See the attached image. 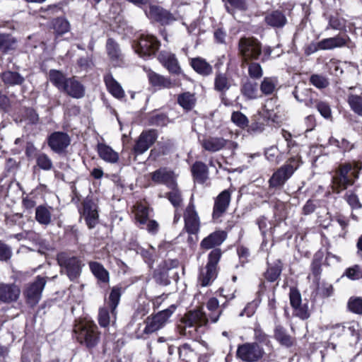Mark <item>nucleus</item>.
<instances>
[{"mask_svg":"<svg viewBox=\"0 0 362 362\" xmlns=\"http://www.w3.org/2000/svg\"><path fill=\"white\" fill-rule=\"evenodd\" d=\"M349 310L356 314H362V298L351 297L348 302Z\"/></svg>","mask_w":362,"mask_h":362,"instance_id":"obj_55","label":"nucleus"},{"mask_svg":"<svg viewBox=\"0 0 362 362\" xmlns=\"http://www.w3.org/2000/svg\"><path fill=\"white\" fill-rule=\"evenodd\" d=\"M1 78L7 86L21 85L24 82V78L18 72L7 71L1 74Z\"/></svg>","mask_w":362,"mask_h":362,"instance_id":"obj_37","label":"nucleus"},{"mask_svg":"<svg viewBox=\"0 0 362 362\" xmlns=\"http://www.w3.org/2000/svg\"><path fill=\"white\" fill-rule=\"evenodd\" d=\"M98 326L90 320H83L76 324L74 332L78 343L90 349L96 346L100 341Z\"/></svg>","mask_w":362,"mask_h":362,"instance_id":"obj_2","label":"nucleus"},{"mask_svg":"<svg viewBox=\"0 0 362 362\" xmlns=\"http://www.w3.org/2000/svg\"><path fill=\"white\" fill-rule=\"evenodd\" d=\"M226 8L230 13H233L234 9L245 11L247 8V0H226Z\"/></svg>","mask_w":362,"mask_h":362,"instance_id":"obj_50","label":"nucleus"},{"mask_svg":"<svg viewBox=\"0 0 362 362\" xmlns=\"http://www.w3.org/2000/svg\"><path fill=\"white\" fill-rule=\"evenodd\" d=\"M194 177L199 182L203 183L207 179V166L202 162H196L192 168Z\"/></svg>","mask_w":362,"mask_h":362,"instance_id":"obj_38","label":"nucleus"},{"mask_svg":"<svg viewBox=\"0 0 362 362\" xmlns=\"http://www.w3.org/2000/svg\"><path fill=\"white\" fill-rule=\"evenodd\" d=\"M36 162L39 168L44 170H49L53 166L52 160L47 154L43 153L37 155Z\"/></svg>","mask_w":362,"mask_h":362,"instance_id":"obj_52","label":"nucleus"},{"mask_svg":"<svg viewBox=\"0 0 362 362\" xmlns=\"http://www.w3.org/2000/svg\"><path fill=\"white\" fill-rule=\"evenodd\" d=\"M278 83L276 77H264L259 86L260 91L265 95H272L276 91Z\"/></svg>","mask_w":362,"mask_h":362,"instance_id":"obj_33","label":"nucleus"},{"mask_svg":"<svg viewBox=\"0 0 362 362\" xmlns=\"http://www.w3.org/2000/svg\"><path fill=\"white\" fill-rule=\"evenodd\" d=\"M16 40L11 35L0 34V50L2 52L13 49Z\"/></svg>","mask_w":362,"mask_h":362,"instance_id":"obj_51","label":"nucleus"},{"mask_svg":"<svg viewBox=\"0 0 362 362\" xmlns=\"http://www.w3.org/2000/svg\"><path fill=\"white\" fill-rule=\"evenodd\" d=\"M70 144V136L63 132H54L47 138L48 146L56 153L64 152Z\"/></svg>","mask_w":362,"mask_h":362,"instance_id":"obj_14","label":"nucleus"},{"mask_svg":"<svg viewBox=\"0 0 362 362\" xmlns=\"http://www.w3.org/2000/svg\"><path fill=\"white\" fill-rule=\"evenodd\" d=\"M344 275L351 280H357L362 278V269L359 265L356 264L347 268Z\"/></svg>","mask_w":362,"mask_h":362,"instance_id":"obj_57","label":"nucleus"},{"mask_svg":"<svg viewBox=\"0 0 362 362\" xmlns=\"http://www.w3.org/2000/svg\"><path fill=\"white\" fill-rule=\"evenodd\" d=\"M310 83L317 88H324L329 85L327 79L323 76L313 74L310 78Z\"/></svg>","mask_w":362,"mask_h":362,"instance_id":"obj_59","label":"nucleus"},{"mask_svg":"<svg viewBox=\"0 0 362 362\" xmlns=\"http://www.w3.org/2000/svg\"><path fill=\"white\" fill-rule=\"evenodd\" d=\"M176 308V305H171L165 310L148 316L144 320L145 327L143 333L138 338H144V334H151L163 329L170 322V318Z\"/></svg>","mask_w":362,"mask_h":362,"instance_id":"obj_3","label":"nucleus"},{"mask_svg":"<svg viewBox=\"0 0 362 362\" xmlns=\"http://www.w3.org/2000/svg\"><path fill=\"white\" fill-rule=\"evenodd\" d=\"M347 102L351 110L362 117V95L356 94H349L347 98Z\"/></svg>","mask_w":362,"mask_h":362,"instance_id":"obj_43","label":"nucleus"},{"mask_svg":"<svg viewBox=\"0 0 362 362\" xmlns=\"http://www.w3.org/2000/svg\"><path fill=\"white\" fill-rule=\"evenodd\" d=\"M238 47L243 64L257 61L262 54V43L255 37H241Z\"/></svg>","mask_w":362,"mask_h":362,"instance_id":"obj_6","label":"nucleus"},{"mask_svg":"<svg viewBox=\"0 0 362 362\" xmlns=\"http://www.w3.org/2000/svg\"><path fill=\"white\" fill-rule=\"evenodd\" d=\"M19 292V288L13 284H0V294H18Z\"/></svg>","mask_w":362,"mask_h":362,"instance_id":"obj_63","label":"nucleus"},{"mask_svg":"<svg viewBox=\"0 0 362 362\" xmlns=\"http://www.w3.org/2000/svg\"><path fill=\"white\" fill-rule=\"evenodd\" d=\"M233 85V79L226 73L218 71L215 74L214 88L220 93L221 95L230 88Z\"/></svg>","mask_w":362,"mask_h":362,"instance_id":"obj_23","label":"nucleus"},{"mask_svg":"<svg viewBox=\"0 0 362 362\" xmlns=\"http://www.w3.org/2000/svg\"><path fill=\"white\" fill-rule=\"evenodd\" d=\"M81 216L86 221L88 227L92 229L98 223V211L96 203L90 198L86 197L81 203L78 209Z\"/></svg>","mask_w":362,"mask_h":362,"instance_id":"obj_10","label":"nucleus"},{"mask_svg":"<svg viewBox=\"0 0 362 362\" xmlns=\"http://www.w3.org/2000/svg\"><path fill=\"white\" fill-rule=\"evenodd\" d=\"M148 78L151 84L153 86L170 88L175 86V83L173 82L170 78H165L152 71L148 72Z\"/></svg>","mask_w":362,"mask_h":362,"instance_id":"obj_29","label":"nucleus"},{"mask_svg":"<svg viewBox=\"0 0 362 362\" xmlns=\"http://www.w3.org/2000/svg\"><path fill=\"white\" fill-rule=\"evenodd\" d=\"M300 166L299 159L292 157L279 168L269 180L270 188L281 189Z\"/></svg>","mask_w":362,"mask_h":362,"instance_id":"obj_5","label":"nucleus"},{"mask_svg":"<svg viewBox=\"0 0 362 362\" xmlns=\"http://www.w3.org/2000/svg\"><path fill=\"white\" fill-rule=\"evenodd\" d=\"M208 310L211 312L209 317L203 311V308H198L187 312L177 323V331L180 334L190 339H198L204 332L209 319L212 322H216L222 313L219 301L216 298H211L207 303Z\"/></svg>","mask_w":362,"mask_h":362,"instance_id":"obj_1","label":"nucleus"},{"mask_svg":"<svg viewBox=\"0 0 362 362\" xmlns=\"http://www.w3.org/2000/svg\"><path fill=\"white\" fill-rule=\"evenodd\" d=\"M264 354V349L257 342H247L239 345L236 351L237 357L244 362H257Z\"/></svg>","mask_w":362,"mask_h":362,"instance_id":"obj_9","label":"nucleus"},{"mask_svg":"<svg viewBox=\"0 0 362 362\" xmlns=\"http://www.w3.org/2000/svg\"><path fill=\"white\" fill-rule=\"evenodd\" d=\"M346 334L350 335L354 337L356 341L359 339L360 337V326L356 322H350L345 324Z\"/></svg>","mask_w":362,"mask_h":362,"instance_id":"obj_56","label":"nucleus"},{"mask_svg":"<svg viewBox=\"0 0 362 362\" xmlns=\"http://www.w3.org/2000/svg\"><path fill=\"white\" fill-rule=\"evenodd\" d=\"M202 148L209 152H216L223 149L227 141L222 137L208 136L201 141Z\"/></svg>","mask_w":362,"mask_h":362,"instance_id":"obj_25","label":"nucleus"},{"mask_svg":"<svg viewBox=\"0 0 362 362\" xmlns=\"http://www.w3.org/2000/svg\"><path fill=\"white\" fill-rule=\"evenodd\" d=\"M230 202V192L228 189L223 190L217 197L213 210V218H218L228 209Z\"/></svg>","mask_w":362,"mask_h":362,"instance_id":"obj_19","label":"nucleus"},{"mask_svg":"<svg viewBox=\"0 0 362 362\" xmlns=\"http://www.w3.org/2000/svg\"><path fill=\"white\" fill-rule=\"evenodd\" d=\"M274 338L281 345L290 347L293 344L294 339L291 337L286 330L280 325H277L274 329Z\"/></svg>","mask_w":362,"mask_h":362,"instance_id":"obj_36","label":"nucleus"},{"mask_svg":"<svg viewBox=\"0 0 362 362\" xmlns=\"http://www.w3.org/2000/svg\"><path fill=\"white\" fill-rule=\"evenodd\" d=\"M180 358L184 362H190L195 358V353L188 344H184L178 349Z\"/></svg>","mask_w":362,"mask_h":362,"instance_id":"obj_48","label":"nucleus"},{"mask_svg":"<svg viewBox=\"0 0 362 362\" xmlns=\"http://www.w3.org/2000/svg\"><path fill=\"white\" fill-rule=\"evenodd\" d=\"M305 92L307 94V98H300L298 94V90L297 88L293 92L294 98L300 103H304L305 105L308 107H317L319 101L315 97L316 95L311 91L310 89H305Z\"/></svg>","mask_w":362,"mask_h":362,"instance_id":"obj_35","label":"nucleus"},{"mask_svg":"<svg viewBox=\"0 0 362 362\" xmlns=\"http://www.w3.org/2000/svg\"><path fill=\"white\" fill-rule=\"evenodd\" d=\"M98 153L100 158L107 163H116L119 160L118 153L106 144H98Z\"/></svg>","mask_w":362,"mask_h":362,"instance_id":"obj_28","label":"nucleus"},{"mask_svg":"<svg viewBox=\"0 0 362 362\" xmlns=\"http://www.w3.org/2000/svg\"><path fill=\"white\" fill-rule=\"evenodd\" d=\"M148 17L162 25H169L177 20L175 14L159 6H151L148 13Z\"/></svg>","mask_w":362,"mask_h":362,"instance_id":"obj_15","label":"nucleus"},{"mask_svg":"<svg viewBox=\"0 0 362 362\" xmlns=\"http://www.w3.org/2000/svg\"><path fill=\"white\" fill-rule=\"evenodd\" d=\"M52 26L55 32L59 35L67 33L70 29L69 21L63 18H57L52 22Z\"/></svg>","mask_w":362,"mask_h":362,"instance_id":"obj_49","label":"nucleus"},{"mask_svg":"<svg viewBox=\"0 0 362 362\" xmlns=\"http://www.w3.org/2000/svg\"><path fill=\"white\" fill-rule=\"evenodd\" d=\"M12 249L7 244L0 240V261L6 262L12 256Z\"/></svg>","mask_w":362,"mask_h":362,"instance_id":"obj_60","label":"nucleus"},{"mask_svg":"<svg viewBox=\"0 0 362 362\" xmlns=\"http://www.w3.org/2000/svg\"><path fill=\"white\" fill-rule=\"evenodd\" d=\"M329 28L341 30L345 28L344 21L337 16H331L329 19V23L326 29L327 30Z\"/></svg>","mask_w":362,"mask_h":362,"instance_id":"obj_61","label":"nucleus"},{"mask_svg":"<svg viewBox=\"0 0 362 362\" xmlns=\"http://www.w3.org/2000/svg\"><path fill=\"white\" fill-rule=\"evenodd\" d=\"M62 91L76 99L82 98L85 95L84 86L74 77L68 78Z\"/></svg>","mask_w":362,"mask_h":362,"instance_id":"obj_21","label":"nucleus"},{"mask_svg":"<svg viewBox=\"0 0 362 362\" xmlns=\"http://www.w3.org/2000/svg\"><path fill=\"white\" fill-rule=\"evenodd\" d=\"M265 22L267 25L274 28H281L286 23V18L282 12L279 11H272L265 16Z\"/></svg>","mask_w":362,"mask_h":362,"instance_id":"obj_32","label":"nucleus"},{"mask_svg":"<svg viewBox=\"0 0 362 362\" xmlns=\"http://www.w3.org/2000/svg\"><path fill=\"white\" fill-rule=\"evenodd\" d=\"M310 297L311 296H289L294 314L303 320L310 317V308L313 305Z\"/></svg>","mask_w":362,"mask_h":362,"instance_id":"obj_11","label":"nucleus"},{"mask_svg":"<svg viewBox=\"0 0 362 362\" xmlns=\"http://www.w3.org/2000/svg\"><path fill=\"white\" fill-rule=\"evenodd\" d=\"M53 208L47 205H40L35 209V219L41 225L48 226L52 223Z\"/></svg>","mask_w":362,"mask_h":362,"instance_id":"obj_26","label":"nucleus"},{"mask_svg":"<svg viewBox=\"0 0 362 362\" xmlns=\"http://www.w3.org/2000/svg\"><path fill=\"white\" fill-rule=\"evenodd\" d=\"M254 332V337L257 344L260 343L267 345L270 343L268 335H267L259 327H256Z\"/></svg>","mask_w":362,"mask_h":362,"instance_id":"obj_62","label":"nucleus"},{"mask_svg":"<svg viewBox=\"0 0 362 362\" xmlns=\"http://www.w3.org/2000/svg\"><path fill=\"white\" fill-rule=\"evenodd\" d=\"M120 296H109L105 299V307L99 310L98 322L103 327H106L110 324V317L108 309L111 310L112 315L115 317V309L119 303Z\"/></svg>","mask_w":362,"mask_h":362,"instance_id":"obj_12","label":"nucleus"},{"mask_svg":"<svg viewBox=\"0 0 362 362\" xmlns=\"http://www.w3.org/2000/svg\"><path fill=\"white\" fill-rule=\"evenodd\" d=\"M106 50L113 66H119L123 64V54L119 45L113 39L109 38L107 40Z\"/></svg>","mask_w":362,"mask_h":362,"instance_id":"obj_20","label":"nucleus"},{"mask_svg":"<svg viewBox=\"0 0 362 362\" xmlns=\"http://www.w3.org/2000/svg\"><path fill=\"white\" fill-rule=\"evenodd\" d=\"M248 67V75L251 78L259 79L263 76V69L259 63L255 61L243 63Z\"/></svg>","mask_w":362,"mask_h":362,"instance_id":"obj_47","label":"nucleus"},{"mask_svg":"<svg viewBox=\"0 0 362 362\" xmlns=\"http://www.w3.org/2000/svg\"><path fill=\"white\" fill-rule=\"evenodd\" d=\"M351 170V165L346 163L341 165L339 169L336 172V175L332 178V182L337 193L346 189L348 186L353 185L354 181L349 177V173Z\"/></svg>","mask_w":362,"mask_h":362,"instance_id":"obj_13","label":"nucleus"},{"mask_svg":"<svg viewBox=\"0 0 362 362\" xmlns=\"http://www.w3.org/2000/svg\"><path fill=\"white\" fill-rule=\"evenodd\" d=\"M349 37L347 35H337L333 37L325 38L321 40L320 47L322 50L333 49L347 45Z\"/></svg>","mask_w":362,"mask_h":362,"instance_id":"obj_24","label":"nucleus"},{"mask_svg":"<svg viewBox=\"0 0 362 362\" xmlns=\"http://www.w3.org/2000/svg\"><path fill=\"white\" fill-rule=\"evenodd\" d=\"M231 121L238 127L244 129L248 126V119L241 112H233L231 115Z\"/></svg>","mask_w":362,"mask_h":362,"instance_id":"obj_54","label":"nucleus"},{"mask_svg":"<svg viewBox=\"0 0 362 362\" xmlns=\"http://www.w3.org/2000/svg\"><path fill=\"white\" fill-rule=\"evenodd\" d=\"M164 66L171 74H179L181 72L178 61L173 54H167L165 56Z\"/></svg>","mask_w":362,"mask_h":362,"instance_id":"obj_42","label":"nucleus"},{"mask_svg":"<svg viewBox=\"0 0 362 362\" xmlns=\"http://www.w3.org/2000/svg\"><path fill=\"white\" fill-rule=\"evenodd\" d=\"M242 94L249 100L255 99L257 98V83L247 81L241 87Z\"/></svg>","mask_w":362,"mask_h":362,"instance_id":"obj_40","label":"nucleus"},{"mask_svg":"<svg viewBox=\"0 0 362 362\" xmlns=\"http://www.w3.org/2000/svg\"><path fill=\"white\" fill-rule=\"evenodd\" d=\"M266 158L270 162L278 163L279 150L276 146L268 148L264 153Z\"/></svg>","mask_w":362,"mask_h":362,"instance_id":"obj_64","label":"nucleus"},{"mask_svg":"<svg viewBox=\"0 0 362 362\" xmlns=\"http://www.w3.org/2000/svg\"><path fill=\"white\" fill-rule=\"evenodd\" d=\"M151 178L153 182L165 185L168 187H174L177 185L175 174L167 168H160L151 173Z\"/></svg>","mask_w":362,"mask_h":362,"instance_id":"obj_18","label":"nucleus"},{"mask_svg":"<svg viewBox=\"0 0 362 362\" xmlns=\"http://www.w3.org/2000/svg\"><path fill=\"white\" fill-rule=\"evenodd\" d=\"M57 260L61 272L65 274L71 281H76L80 277L84 264L78 257L62 252L57 254Z\"/></svg>","mask_w":362,"mask_h":362,"instance_id":"obj_4","label":"nucleus"},{"mask_svg":"<svg viewBox=\"0 0 362 362\" xmlns=\"http://www.w3.org/2000/svg\"><path fill=\"white\" fill-rule=\"evenodd\" d=\"M89 267L91 272L98 281L103 283H107L109 281V272L100 263L97 262H90Z\"/></svg>","mask_w":362,"mask_h":362,"instance_id":"obj_34","label":"nucleus"},{"mask_svg":"<svg viewBox=\"0 0 362 362\" xmlns=\"http://www.w3.org/2000/svg\"><path fill=\"white\" fill-rule=\"evenodd\" d=\"M104 81L109 92L117 98L124 96V92L119 83L113 78L111 74H107L104 76Z\"/></svg>","mask_w":362,"mask_h":362,"instance_id":"obj_31","label":"nucleus"},{"mask_svg":"<svg viewBox=\"0 0 362 362\" xmlns=\"http://www.w3.org/2000/svg\"><path fill=\"white\" fill-rule=\"evenodd\" d=\"M158 137L155 130L151 129L143 132L134 146V153L140 155L146 152L156 141Z\"/></svg>","mask_w":362,"mask_h":362,"instance_id":"obj_17","label":"nucleus"},{"mask_svg":"<svg viewBox=\"0 0 362 362\" xmlns=\"http://www.w3.org/2000/svg\"><path fill=\"white\" fill-rule=\"evenodd\" d=\"M221 257L219 248L213 250L209 255L208 262L200 271L199 281L202 286H208L216 276L217 264Z\"/></svg>","mask_w":362,"mask_h":362,"instance_id":"obj_7","label":"nucleus"},{"mask_svg":"<svg viewBox=\"0 0 362 362\" xmlns=\"http://www.w3.org/2000/svg\"><path fill=\"white\" fill-rule=\"evenodd\" d=\"M168 271V269L166 267L165 262L159 265V268L154 272L153 275V279L157 284L160 285H168L170 283Z\"/></svg>","mask_w":362,"mask_h":362,"instance_id":"obj_41","label":"nucleus"},{"mask_svg":"<svg viewBox=\"0 0 362 362\" xmlns=\"http://www.w3.org/2000/svg\"><path fill=\"white\" fill-rule=\"evenodd\" d=\"M226 236L227 234L223 230L215 231L202 240L200 247L204 250H210L219 246L226 240Z\"/></svg>","mask_w":362,"mask_h":362,"instance_id":"obj_22","label":"nucleus"},{"mask_svg":"<svg viewBox=\"0 0 362 362\" xmlns=\"http://www.w3.org/2000/svg\"><path fill=\"white\" fill-rule=\"evenodd\" d=\"M344 199L352 209H360L362 208V204L360 202L358 196L351 191H348L344 194Z\"/></svg>","mask_w":362,"mask_h":362,"instance_id":"obj_53","label":"nucleus"},{"mask_svg":"<svg viewBox=\"0 0 362 362\" xmlns=\"http://www.w3.org/2000/svg\"><path fill=\"white\" fill-rule=\"evenodd\" d=\"M132 47L141 57L154 55L160 47L159 41L153 35H141L137 40H134Z\"/></svg>","mask_w":362,"mask_h":362,"instance_id":"obj_8","label":"nucleus"},{"mask_svg":"<svg viewBox=\"0 0 362 362\" xmlns=\"http://www.w3.org/2000/svg\"><path fill=\"white\" fill-rule=\"evenodd\" d=\"M136 218L140 225H144L148 219V209L144 206H139L136 211Z\"/></svg>","mask_w":362,"mask_h":362,"instance_id":"obj_58","label":"nucleus"},{"mask_svg":"<svg viewBox=\"0 0 362 362\" xmlns=\"http://www.w3.org/2000/svg\"><path fill=\"white\" fill-rule=\"evenodd\" d=\"M49 81L60 90H62L68 78L59 71L52 69L49 72Z\"/></svg>","mask_w":362,"mask_h":362,"instance_id":"obj_39","label":"nucleus"},{"mask_svg":"<svg viewBox=\"0 0 362 362\" xmlns=\"http://www.w3.org/2000/svg\"><path fill=\"white\" fill-rule=\"evenodd\" d=\"M177 103L185 110H190L194 106L195 98L193 94L186 92L178 95Z\"/></svg>","mask_w":362,"mask_h":362,"instance_id":"obj_44","label":"nucleus"},{"mask_svg":"<svg viewBox=\"0 0 362 362\" xmlns=\"http://www.w3.org/2000/svg\"><path fill=\"white\" fill-rule=\"evenodd\" d=\"M190 65L197 73L204 76H209L213 72L212 66L201 57L192 58Z\"/></svg>","mask_w":362,"mask_h":362,"instance_id":"obj_30","label":"nucleus"},{"mask_svg":"<svg viewBox=\"0 0 362 362\" xmlns=\"http://www.w3.org/2000/svg\"><path fill=\"white\" fill-rule=\"evenodd\" d=\"M185 229L189 234H197L199 230L200 221L194 205L190 202L184 213Z\"/></svg>","mask_w":362,"mask_h":362,"instance_id":"obj_16","label":"nucleus"},{"mask_svg":"<svg viewBox=\"0 0 362 362\" xmlns=\"http://www.w3.org/2000/svg\"><path fill=\"white\" fill-rule=\"evenodd\" d=\"M283 268V264L280 259H276L273 262H268V267L264 272L265 279L269 282H274L280 276Z\"/></svg>","mask_w":362,"mask_h":362,"instance_id":"obj_27","label":"nucleus"},{"mask_svg":"<svg viewBox=\"0 0 362 362\" xmlns=\"http://www.w3.org/2000/svg\"><path fill=\"white\" fill-rule=\"evenodd\" d=\"M45 284L46 280L44 277L37 276L33 282L28 285L25 294H41Z\"/></svg>","mask_w":362,"mask_h":362,"instance_id":"obj_45","label":"nucleus"},{"mask_svg":"<svg viewBox=\"0 0 362 362\" xmlns=\"http://www.w3.org/2000/svg\"><path fill=\"white\" fill-rule=\"evenodd\" d=\"M170 192L166 193L165 197L170 201L175 208L180 207L182 203V197L181 192L177 188V185L174 187H168Z\"/></svg>","mask_w":362,"mask_h":362,"instance_id":"obj_46","label":"nucleus"}]
</instances>
